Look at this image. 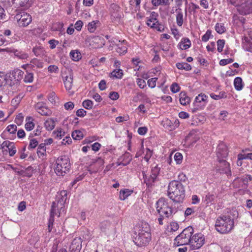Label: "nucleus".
I'll use <instances>...</instances> for the list:
<instances>
[{"label":"nucleus","instance_id":"f257e3e1","mask_svg":"<svg viewBox=\"0 0 252 252\" xmlns=\"http://www.w3.org/2000/svg\"><path fill=\"white\" fill-rule=\"evenodd\" d=\"M133 237L134 242L138 246H147L151 240L150 225L146 222H142L135 231Z\"/></svg>","mask_w":252,"mask_h":252},{"label":"nucleus","instance_id":"f03ea898","mask_svg":"<svg viewBox=\"0 0 252 252\" xmlns=\"http://www.w3.org/2000/svg\"><path fill=\"white\" fill-rule=\"evenodd\" d=\"M168 196L176 202H182L185 197V190L183 184L177 181L170 182L168 187Z\"/></svg>","mask_w":252,"mask_h":252},{"label":"nucleus","instance_id":"7ed1b4c3","mask_svg":"<svg viewBox=\"0 0 252 252\" xmlns=\"http://www.w3.org/2000/svg\"><path fill=\"white\" fill-rule=\"evenodd\" d=\"M234 223L233 220L230 216L219 217L216 221L215 228L220 233H227L233 229Z\"/></svg>","mask_w":252,"mask_h":252},{"label":"nucleus","instance_id":"20e7f679","mask_svg":"<svg viewBox=\"0 0 252 252\" xmlns=\"http://www.w3.org/2000/svg\"><path fill=\"white\" fill-rule=\"evenodd\" d=\"M193 233V229L191 226L186 228L175 238L174 244L177 246L189 245Z\"/></svg>","mask_w":252,"mask_h":252},{"label":"nucleus","instance_id":"39448f33","mask_svg":"<svg viewBox=\"0 0 252 252\" xmlns=\"http://www.w3.org/2000/svg\"><path fill=\"white\" fill-rule=\"evenodd\" d=\"M231 3L237 7L241 14L246 15L252 12V0H230Z\"/></svg>","mask_w":252,"mask_h":252},{"label":"nucleus","instance_id":"423d86ee","mask_svg":"<svg viewBox=\"0 0 252 252\" xmlns=\"http://www.w3.org/2000/svg\"><path fill=\"white\" fill-rule=\"evenodd\" d=\"M157 210L160 216L165 218L170 217L173 212L168 203L163 198H160L157 201Z\"/></svg>","mask_w":252,"mask_h":252},{"label":"nucleus","instance_id":"0eeeda50","mask_svg":"<svg viewBox=\"0 0 252 252\" xmlns=\"http://www.w3.org/2000/svg\"><path fill=\"white\" fill-rule=\"evenodd\" d=\"M23 73L24 72L20 69L15 70L8 77L6 76V85L10 87L16 86L22 79Z\"/></svg>","mask_w":252,"mask_h":252},{"label":"nucleus","instance_id":"6e6552de","mask_svg":"<svg viewBox=\"0 0 252 252\" xmlns=\"http://www.w3.org/2000/svg\"><path fill=\"white\" fill-rule=\"evenodd\" d=\"M204 241L205 238L202 233H196L192 235L189 245L191 249L196 250L203 246L204 244Z\"/></svg>","mask_w":252,"mask_h":252},{"label":"nucleus","instance_id":"1a4fd4ad","mask_svg":"<svg viewBox=\"0 0 252 252\" xmlns=\"http://www.w3.org/2000/svg\"><path fill=\"white\" fill-rule=\"evenodd\" d=\"M159 168L157 165H156L154 167H152L150 176H147L145 173H143L144 182L148 187L151 186L156 181L159 173Z\"/></svg>","mask_w":252,"mask_h":252},{"label":"nucleus","instance_id":"9d476101","mask_svg":"<svg viewBox=\"0 0 252 252\" xmlns=\"http://www.w3.org/2000/svg\"><path fill=\"white\" fill-rule=\"evenodd\" d=\"M15 21H16L19 27H27L32 22L31 16L25 12H21L16 15L14 17Z\"/></svg>","mask_w":252,"mask_h":252},{"label":"nucleus","instance_id":"9b49d317","mask_svg":"<svg viewBox=\"0 0 252 252\" xmlns=\"http://www.w3.org/2000/svg\"><path fill=\"white\" fill-rule=\"evenodd\" d=\"M228 149L224 143H220L217 148V156L219 159L226 158L228 156Z\"/></svg>","mask_w":252,"mask_h":252},{"label":"nucleus","instance_id":"f8f14e48","mask_svg":"<svg viewBox=\"0 0 252 252\" xmlns=\"http://www.w3.org/2000/svg\"><path fill=\"white\" fill-rule=\"evenodd\" d=\"M252 180V177L251 175H245V176H243V177L237 178L235 179L232 185L233 187L235 188H240L241 185H237V183L239 182H241L244 185V186L246 187L249 181Z\"/></svg>","mask_w":252,"mask_h":252},{"label":"nucleus","instance_id":"ddd939ff","mask_svg":"<svg viewBox=\"0 0 252 252\" xmlns=\"http://www.w3.org/2000/svg\"><path fill=\"white\" fill-rule=\"evenodd\" d=\"M220 163V168L219 170L222 172L226 174L227 176L231 175V171L230 169V164L225 160L222 159H219Z\"/></svg>","mask_w":252,"mask_h":252},{"label":"nucleus","instance_id":"4468645a","mask_svg":"<svg viewBox=\"0 0 252 252\" xmlns=\"http://www.w3.org/2000/svg\"><path fill=\"white\" fill-rule=\"evenodd\" d=\"M82 248V240L80 238H76L72 242L69 250L70 252H80Z\"/></svg>","mask_w":252,"mask_h":252},{"label":"nucleus","instance_id":"2eb2a0df","mask_svg":"<svg viewBox=\"0 0 252 252\" xmlns=\"http://www.w3.org/2000/svg\"><path fill=\"white\" fill-rule=\"evenodd\" d=\"M35 109L41 115L48 116L51 114L50 110L43 102L37 103L35 105Z\"/></svg>","mask_w":252,"mask_h":252},{"label":"nucleus","instance_id":"dca6fc26","mask_svg":"<svg viewBox=\"0 0 252 252\" xmlns=\"http://www.w3.org/2000/svg\"><path fill=\"white\" fill-rule=\"evenodd\" d=\"M113 42L116 44L117 48L116 51L120 54H125L127 52V47L126 41L123 40L122 42L116 40V42L113 40Z\"/></svg>","mask_w":252,"mask_h":252},{"label":"nucleus","instance_id":"f3484780","mask_svg":"<svg viewBox=\"0 0 252 252\" xmlns=\"http://www.w3.org/2000/svg\"><path fill=\"white\" fill-rule=\"evenodd\" d=\"M58 212L56 207V203L53 202L52 205V208L50 211V218L49 219L48 227L49 231H51L50 228L52 227L54 221V216L57 215Z\"/></svg>","mask_w":252,"mask_h":252},{"label":"nucleus","instance_id":"a211bd4d","mask_svg":"<svg viewBox=\"0 0 252 252\" xmlns=\"http://www.w3.org/2000/svg\"><path fill=\"white\" fill-rule=\"evenodd\" d=\"M208 96H206L205 94H198L197 96H196L194 100V104H197V106L199 107V105L197 104V103H203V105L205 104L207 101Z\"/></svg>","mask_w":252,"mask_h":252},{"label":"nucleus","instance_id":"6ab92c4d","mask_svg":"<svg viewBox=\"0 0 252 252\" xmlns=\"http://www.w3.org/2000/svg\"><path fill=\"white\" fill-rule=\"evenodd\" d=\"M62 160V157H61L60 158H58L56 161V165L55 167V172L59 176H62L63 173V166L61 163Z\"/></svg>","mask_w":252,"mask_h":252},{"label":"nucleus","instance_id":"aec40b11","mask_svg":"<svg viewBox=\"0 0 252 252\" xmlns=\"http://www.w3.org/2000/svg\"><path fill=\"white\" fill-rule=\"evenodd\" d=\"M191 45V42L188 38L182 39L181 41L178 44L180 49L182 50H186L189 48Z\"/></svg>","mask_w":252,"mask_h":252},{"label":"nucleus","instance_id":"412c9836","mask_svg":"<svg viewBox=\"0 0 252 252\" xmlns=\"http://www.w3.org/2000/svg\"><path fill=\"white\" fill-rule=\"evenodd\" d=\"M29 0H11V2L16 8L24 7L27 6Z\"/></svg>","mask_w":252,"mask_h":252},{"label":"nucleus","instance_id":"4be33fe9","mask_svg":"<svg viewBox=\"0 0 252 252\" xmlns=\"http://www.w3.org/2000/svg\"><path fill=\"white\" fill-rule=\"evenodd\" d=\"M176 22L178 26L181 27L183 24V13L181 9H176Z\"/></svg>","mask_w":252,"mask_h":252},{"label":"nucleus","instance_id":"5701e85b","mask_svg":"<svg viewBox=\"0 0 252 252\" xmlns=\"http://www.w3.org/2000/svg\"><path fill=\"white\" fill-rule=\"evenodd\" d=\"M190 98L186 95L185 92H181L180 94V102L182 105H186L190 102Z\"/></svg>","mask_w":252,"mask_h":252},{"label":"nucleus","instance_id":"b1692460","mask_svg":"<svg viewBox=\"0 0 252 252\" xmlns=\"http://www.w3.org/2000/svg\"><path fill=\"white\" fill-rule=\"evenodd\" d=\"M243 48L249 52H252V42L248 37H245L243 41Z\"/></svg>","mask_w":252,"mask_h":252},{"label":"nucleus","instance_id":"393cba45","mask_svg":"<svg viewBox=\"0 0 252 252\" xmlns=\"http://www.w3.org/2000/svg\"><path fill=\"white\" fill-rule=\"evenodd\" d=\"M234 85L236 90H241L244 86L242 78L239 77L235 78L234 80Z\"/></svg>","mask_w":252,"mask_h":252},{"label":"nucleus","instance_id":"a878e982","mask_svg":"<svg viewBox=\"0 0 252 252\" xmlns=\"http://www.w3.org/2000/svg\"><path fill=\"white\" fill-rule=\"evenodd\" d=\"M132 192V190H129L128 189H124V190H121L120 191L119 197L121 200H124L128 196H129Z\"/></svg>","mask_w":252,"mask_h":252},{"label":"nucleus","instance_id":"bb28decb","mask_svg":"<svg viewBox=\"0 0 252 252\" xmlns=\"http://www.w3.org/2000/svg\"><path fill=\"white\" fill-rule=\"evenodd\" d=\"M73 79L71 75L65 77V81H64V85L67 91H69L72 86Z\"/></svg>","mask_w":252,"mask_h":252},{"label":"nucleus","instance_id":"cd10ccee","mask_svg":"<svg viewBox=\"0 0 252 252\" xmlns=\"http://www.w3.org/2000/svg\"><path fill=\"white\" fill-rule=\"evenodd\" d=\"M71 59L74 61H78L81 58V55L78 50H72L69 54Z\"/></svg>","mask_w":252,"mask_h":252},{"label":"nucleus","instance_id":"c85d7f7f","mask_svg":"<svg viewBox=\"0 0 252 252\" xmlns=\"http://www.w3.org/2000/svg\"><path fill=\"white\" fill-rule=\"evenodd\" d=\"M123 76V71L119 68L113 70L111 73V77L116 79H121Z\"/></svg>","mask_w":252,"mask_h":252},{"label":"nucleus","instance_id":"c756f323","mask_svg":"<svg viewBox=\"0 0 252 252\" xmlns=\"http://www.w3.org/2000/svg\"><path fill=\"white\" fill-rule=\"evenodd\" d=\"M176 66L179 69H185L187 71L191 69L190 65L187 63H176Z\"/></svg>","mask_w":252,"mask_h":252},{"label":"nucleus","instance_id":"7c9ffc66","mask_svg":"<svg viewBox=\"0 0 252 252\" xmlns=\"http://www.w3.org/2000/svg\"><path fill=\"white\" fill-rule=\"evenodd\" d=\"M99 24L98 21H93L90 22L88 25V30L90 32H94L96 28L97 24Z\"/></svg>","mask_w":252,"mask_h":252},{"label":"nucleus","instance_id":"2f4dec72","mask_svg":"<svg viewBox=\"0 0 252 252\" xmlns=\"http://www.w3.org/2000/svg\"><path fill=\"white\" fill-rule=\"evenodd\" d=\"M13 53L15 56L17 57L20 59H26L29 57L28 54L22 51H18L17 50H14L13 51Z\"/></svg>","mask_w":252,"mask_h":252},{"label":"nucleus","instance_id":"473e14b6","mask_svg":"<svg viewBox=\"0 0 252 252\" xmlns=\"http://www.w3.org/2000/svg\"><path fill=\"white\" fill-rule=\"evenodd\" d=\"M83 132L79 130H75L72 133V137L75 140H80L83 138Z\"/></svg>","mask_w":252,"mask_h":252},{"label":"nucleus","instance_id":"72a5a7b5","mask_svg":"<svg viewBox=\"0 0 252 252\" xmlns=\"http://www.w3.org/2000/svg\"><path fill=\"white\" fill-rule=\"evenodd\" d=\"M31 64L30 65L31 68L36 66L40 68L43 67V63L36 59H33L31 61Z\"/></svg>","mask_w":252,"mask_h":252},{"label":"nucleus","instance_id":"f704fd0d","mask_svg":"<svg viewBox=\"0 0 252 252\" xmlns=\"http://www.w3.org/2000/svg\"><path fill=\"white\" fill-rule=\"evenodd\" d=\"M179 226L177 222L172 221L168 226L167 229L170 232H174L179 229Z\"/></svg>","mask_w":252,"mask_h":252},{"label":"nucleus","instance_id":"c9c22d12","mask_svg":"<svg viewBox=\"0 0 252 252\" xmlns=\"http://www.w3.org/2000/svg\"><path fill=\"white\" fill-rule=\"evenodd\" d=\"M44 126L47 130H52L55 126L54 122L51 119L47 120L44 123Z\"/></svg>","mask_w":252,"mask_h":252},{"label":"nucleus","instance_id":"e433bc0d","mask_svg":"<svg viewBox=\"0 0 252 252\" xmlns=\"http://www.w3.org/2000/svg\"><path fill=\"white\" fill-rule=\"evenodd\" d=\"M215 30L220 34L224 33L226 31L223 24L222 23H217L215 26Z\"/></svg>","mask_w":252,"mask_h":252},{"label":"nucleus","instance_id":"4c0bfd02","mask_svg":"<svg viewBox=\"0 0 252 252\" xmlns=\"http://www.w3.org/2000/svg\"><path fill=\"white\" fill-rule=\"evenodd\" d=\"M48 98L49 101L51 102V103L52 104H55L58 102V98L56 96L55 93L54 92L50 93Z\"/></svg>","mask_w":252,"mask_h":252},{"label":"nucleus","instance_id":"58836bf2","mask_svg":"<svg viewBox=\"0 0 252 252\" xmlns=\"http://www.w3.org/2000/svg\"><path fill=\"white\" fill-rule=\"evenodd\" d=\"M157 19L156 18L152 17L147 20V25L148 26L152 28H154V27H155V25H157Z\"/></svg>","mask_w":252,"mask_h":252},{"label":"nucleus","instance_id":"ea45409f","mask_svg":"<svg viewBox=\"0 0 252 252\" xmlns=\"http://www.w3.org/2000/svg\"><path fill=\"white\" fill-rule=\"evenodd\" d=\"M33 80V74L32 73L27 72L25 75L24 81L25 83H32Z\"/></svg>","mask_w":252,"mask_h":252},{"label":"nucleus","instance_id":"a19ab883","mask_svg":"<svg viewBox=\"0 0 252 252\" xmlns=\"http://www.w3.org/2000/svg\"><path fill=\"white\" fill-rule=\"evenodd\" d=\"M82 105L85 109H91L93 106V102L89 99L85 100L83 102Z\"/></svg>","mask_w":252,"mask_h":252},{"label":"nucleus","instance_id":"79ce46f5","mask_svg":"<svg viewBox=\"0 0 252 252\" xmlns=\"http://www.w3.org/2000/svg\"><path fill=\"white\" fill-rule=\"evenodd\" d=\"M6 84V75L0 72V89H1Z\"/></svg>","mask_w":252,"mask_h":252},{"label":"nucleus","instance_id":"37998d69","mask_svg":"<svg viewBox=\"0 0 252 252\" xmlns=\"http://www.w3.org/2000/svg\"><path fill=\"white\" fill-rule=\"evenodd\" d=\"M32 52L36 56H38L43 53V49L41 46H35L32 49Z\"/></svg>","mask_w":252,"mask_h":252},{"label":"nucleus","instance_id":"c03bdc74","mask_svg":"<svg viewBox=\"0 0 252 252\" xmlns=\"http://www.w3.org/2000/svg\"><path fill=\"white\" fill-rule=\"evenodd\" d=\"M218 48L217 50L219 52H221L224 46L225 41L223 39H219L217 42Z\"/></svg>","mask_w":252,"mask_h":252},{"label":"nucleus","instance_id":"a18cd8bd","mask_svg":"<svg viewBox=\"0 0 252 252\" xmlns=\"http://www.w3.org/2000/svg\"><path fill=\"white\" fill-rule=\"evenodd\" d=\"M210 96L214 99L218 100V99H221L222 98L226 97V95H225V94L224 92H221L218 95H217V94H210Z\"/></svg>","mask_w":252,"mask_h":252},{"label":"nucleus","instance_id":"49530a36","mask_svg":"<svg viewBox=\"0 0 252 252\" xmlns=\"http://www.w3.org/2000/svg\"><path fill=\"white\" fill-rule=\"evenodd\" d=\"M174 158L177 164H180L182 162L183 156L180 153H175Z\"/></svg>","mask_w":252,"mask_h":252},{"label":"nucleus","instance_id":"de8ad7c7","mask_svg":"<svg viewBox=\"0 0 252 252\" xmlns=\"http://www.w3.org/2000/svg\"><path fill=\"white\" fill-rule=\"evenodd\" d=\"M45 152H46V148H45L44 144H40L37 149V154L38 155H40L41 156L44 155Z\"/></svg>","mask_w":252,"mask_h":252},{"label":"nucleus","instance_id":"09e8293b","mask_svg":"<svg viewBox=\"0 0 252 252\" xmlns=\"http://www.w3.org/2000/svg\"><path fill=\"white\" fill-rule=\"evenodd\" d=\"M6 129L10 134H14L17 130V126L15 125H10Z\"/></svg>","mask_w":252,"mask_h":252},{"label":"nucleus","instance_id":"8fccbe9b","mask_svg":"<svg viewBox=\"0 0 252 252\" xmlns=\"http://www.w3.org/2000/svg\"><path fill=\"white\" fill-rule=\"evenodd\" d=\"M8 149L9 151V154L10 157H12L15 154L16 150L15 147V144L13 142L11 144V145H10V146Z\"/></svg>","mask_w":252,"mask_h":252},{"label":"nucleus","instance_id":"3c124183","mask_svg":"<svg viewBox=\"0 0 252 252\" xmlns=\"http://www.w3.org/2000/svg\"><path fill=\"white\" fill-rule=\"evenodd\" d=\"M157 79H158L157 78H152L149 79L147 82L149 87L151 88H155L156 85V81H157Z\"/></svg>","mask_w":252,"mask_h":252},{"label":"nucleus","instance_id":"603ef678","mask_svg":"<svg viewBox=\"0 0 252 252\" xmlns=\"http://www.w3.org/2000/svg\"><path fill=\"white\" fill-rule=\"evenodd\" d=\"M152 155V151L148 148L146 149L144 159L148 162Z\"/></svg>","mask_w":252,"mask_h":252},{"label":"nucleus","instance_id":"864d4df0","mask_svg":"<svg viewBox=\"0 0 252 252\" xmlns=\"http://www.w3.org/2000/svg\"><path fill=\"white\" fill-rule=\"evenodd\" d=\"M24 117L21 113L19 114L15 119V122L19 126L21 125L23 122Z\"/></svg>","mask_w":252,"mask_h":252},{"label":"nucleus","instance_id":"5fc2aeb1","mask_svg":"<svg viewBox=\"0 0 252 252\" xmlns=\"http://www.w3.org/2000/svg\"><path fill=\"white\" fill-rule=\"evenodd\" d=\"M211 35V32L210 30H208L205 34L202 36V40L204 42H207L210 38Z\"/></svg>","mask_w":252,"mask_h":252},{"label":"nucleus","instance_id":"6e6d98bb","mask_svg":"<svg viewBox=\"0 0 252 252\" xmlns=\"http://www.w3.org/2000/svg\"><path fill=\"white\" fill-rule=\"evenodd\" d=\"M199 8V6L198 5L194 4V3H191L189 7V12H193V13H195L196 10L198 9Z\"/></svg>","mask_w":252,"mask_h":252},{"label":"nucleus","instance_id":"4d7b16f0","mask_svg":"<svg viewBox=\"0 0 252 252\" xmlns=\"http://www.w3.org/2000/svg\"><path fill=\"white\" fill-rule=\"evenodd\" d=\"M64 165H65V166L64 167V168H65V170H64V173H65L66 171L68 172L71 167L68 158L64 159Z\"/></svg>","mask_w":252,"mask_h":252},{"label":"nucleus","instance_id":"13d9d810","mask_svg":"<svg viewBox=\"0 0 252 252\" xmlns=\"http://www.w3.org/2000/svg\"><path fill=\"white\" fill-rule=\"evenodd\" d=\"M234 60L232 59H222L220 61V65H225L227 64L233 62Z\"/></svg>","mask_w":252,"mask_h":252},{"label":"nucleus","instance_id":"bf43d9fd","mask_svg":"<svg viewBox=\"0 0 252 252\" xmlns=\"http://www.w3.org/2000/svg\"><path fill=\"white\" fill-rule=\"evenodd\" d=\"M74 104L71 101H69V102H66L65 104H64V108L66 110H72L74 108Z\"/></svg>","mask_w":252,"mask_h":252},{"label":"nucleus","instance_id":"052dcab7","mask_svg":"<svg viewBox=\"0 0 252 252\" xmlns=\"http://www.w3.org/2000/svg\"><path fill=\"white\" fill-rule=\"evenodd\" d=\"M137 84L141 89H143L146 85L145 81L140 78L137 79Z\"/></svg>","mask_w":252,"mask_h":252},{"label":"nucleus","instance_id":"680f3d73","mask_svg":"<svg viewBox=\"0 0 252 252\" xmlns=\"http://www.w3.org/2000/svg\"><path fill=\"white\" fill-rule=\"evenodd\" d=\"M180 87L179 86V85H178V84L177 83H173L171 86V91L173 93H177L180 90Z\"/></svg>","mask_w":252,"mask_h":252},{"label":"nucleus","instance_id":"e2e57ef3","mask_svg":"<svg viewBox=\"0 0 252 252\" xmlns=\"http://www.w3.org/2000/svg\"><path fill=\"white\" fill-rule=\"evenodd\" d=\"M109 97L112 100H115L118 99L119 94L116 92H112L109 94Z\"/></svg>","mask_w":252,"mask_h":252},{"label":"nucleus","instance_id":"0e129e2a","mask_svg":"<svg viewBox=\"0 0 252 252\" xmlns=\"http://www.w3.org/2000/svg\"><path fill=\"white\" fill-rule=\"evenodd\" d=\"M38 144V142L35 139H32L31 140L29 148H35Z\"/></svg>","mask_w":252,"mask_h":252},{"label":"nucleus","instance_id":"69168bd1","mask_svg":"<svg viewBox=\"0 0 252 252\" xmlns=\"http://www.w3.org/2000/svg\"><path fill=\"white\" fill-rule=\"evenodd\" d=\"M151 3L155 7H158L159 5H163L162 0H152Z\"/></svg>","mask_w":252,"mask_h":252},{"label":"nucleus","instance_id":"338daca9","mask_svg":"<svg viewBox=\"0 0 252 252\" xmlns=\"http://www.w3.org/2000/svg\"><path fill=\"white\" fill-rule=\"evenodd\" d=\"M148 129L146 126L140 127L138 129L137 132L139 134L143 135L147 132Z\"/></svg>","mask_w":252,"mask_h":252},{"label":"nucleus","instance_id":"774afa93","mask_svg":"<svg viewBox=\"0 0 252 252\" xmlns=\"http://www.w3.org/2000/svg\"><path fill=\"white\" fill-rule=\"evenodd\" d=\"M34 124L32 122L27 123L25 124V128L28 131H30L33 128Z\"/></svg>","mask_w":252,"mask_h":252}]
</instances>
